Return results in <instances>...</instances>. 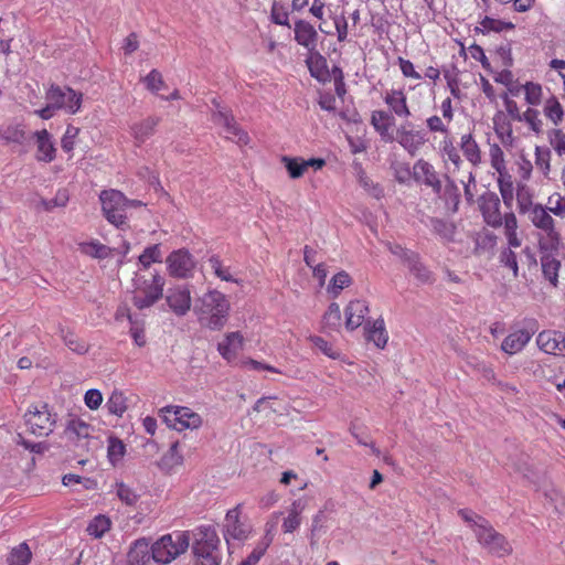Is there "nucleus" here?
<instances>
[{
	"label": "nucleus",
	"mask_w": 565,
	"mask_h": 565,
	"mask_svg": "<svg viewBox=\"0 0 565 565\" xmlns=\"http://www.w3.org/2000/svg\"><path fill=\"white\" fill-rule=\"evenodd\" d=\"M426 127L430 134L434 135V139L437 140V134L440 136L448 135L450 132L451 120L446 119L444 116L431 115L426 118Z\"/></svg>",
	"instance_id": "09e8293b"
},
{
	"label": "nucleus",
	"mask_w": 565,
	"mask_h": 565,
	"mask_svg": "<svg viewBox=\"0 0 565 565\" xmlns=\"http://www.w3.org/2000/svg\"><path fill=\"white\" fill-rule=\"evenodd\" d=\"M244 337L239 331L227 332L224 339L217 343V351L228 363L237 359L238 352L244 347Z\"/></svg>",
	"instance_id": "a878e982"
},
{
	"label": "nucleus",
	"mask_w": 565,
	"mask_h": 565,
	"mask_svg": "<svg viewBox=\"0 0 565 565\" xmlns=\"http://www.w3.org/2000/svg\"><path fill=\"white\" fill-rule=\"evenodd\" d=\"M458 513L471 526L478 542L490 554L504 557L512 553V546L505 535L493 529L489 520L469 509H461Z\"/></svg>",
	"instance_id": "f03ea898"
},
{
	"label": "nucleus",
	"mask_w": 565,
	"mask_h": 565,
	"mask_svg": "<svg viewBox=\"0 0 565 565\" xmlns=\"http://www.w3.org/2000/svg\"><path fill=\"white\" fill-rule=\"evenodd\" d=\"M351 284V276L347 271L341 270L330 279L329 286H327V292L331 298H337L341 291L350 287Z\"/></svg>",
	"instance_id": "a18cd8bd"
},
{
	"label": "nucleus",
	"mask_w": 565,
	"mask_h": 565,
	"mask_svg": "<svg viewBox=\"0 0 565 565\" xmlns=\"http://www.w3.org/2000/svg\"><path fill=\"white\" fill-rule=\"evenodd\" d=\"M537 330V322L534 319L526 321V328L515 330L509 333L503 342H501V350L507 354L512 355L523 350L529 343L532 335Z\"/></svg>",
	"instance_id": "f8f14e48"
},
{
	"label": "nucleus",
	"mask_w": 565,
	"mask_h": 565,
	"mask_svg": "<svg viewBox=\"0 0 565 565\" xmlns=\"http://www.w3.org/2000/svg\"><path fill=\"white\" fill-rule=\"evenodd\" d=\"M78 249L82 254L99 260L110 258L114 253L113 248L104 245L97 238L78 244Z\"/></svg>",
	"instance_id": "c9c22d12"
},
{
	"label": "nucleus",
	"mask_w": 565,
	"mask_h": 565,
	"mask_svg": "<svg viewBox=\"0 0 565 565\" xmlns=\"http://www.w3.org/2000/svg\"><path fill=\"white\" fill-rule=\"evenodd\" d=\"M499 173V178H497V183H499V193H501V199H503V204L507 207H511L514 200V183L512 180V175L508 172L507 167L501 170H497Z\"/></svg>",
	"instance_id": "e433bc0d"
},
{
	"label": "nucleus",
	"mask_w": 565,
	"mask_h": 565,
	"mask_svg": "<svg viewBox=\"0 0 565 565\" xmlns=\"http://www.w3.org/2000/svg\"><path fill=\"white\" fill-rule=\"evenodd\" d=\"M307 504L308 500L305 498H299L291 502L290 507L287 509V515L282 521L281 529L284 533H294L301 526L302 513Z\"/></svg>",
	"instance_id": "bb28decb"
},
{
	"label": "nucleus",
	"mask_w": 565,
	"mask_h": 565,
	"mask_svg": "<svg viewBox=\"0 0 565 565\" xmlns=\"http://www.w3.org/2000/svg\"><path fill=\"white\" fill-rule=\"evenodd\" d=\"M411 274L422 284H431L434 277L431 271L420 262L419 256L414 252L404 254Z\"/></svg>",
	"instance_id": "473e14b6"
},
{
	"label": "nucleus",
	"mask_w": 565,
	"mask_h": 565,
	"mask_svg": "<svg viewBox=\"0 0 565 565\" xmlns=\"http://www.w3.org/2000/svg\"><path fill=\"white\" fill-rule=\"evenodd\" d=\"M550 213H553L556 216L564 217L565 216V196L555 192L551 194L547 199L546 206H544Z\"/></svg>",
	"instance_id": "680f3d73"
},
{
	"label": "nucleus",
	"mask_w": 565,
	"mask_h": 565,
	"mask_svg": "<svg viewBox=\"0 0 565 565\" xmlns=\"http://www.w3.org/2000/svg\"><path fill=\"white\" fill-rule=\"evenodd\" d=\"M164 298L169 309L178 317L186 315L191 309V294L185 286L169 288Z\"/></svg>",
	"instance_id": "f3484780"
},
{
	"label": "nucleus",
	"mask_w": 565,
	"mask_h": 565,
	"mask_svg": "<svg viewBox=\"0 0 565 565\" xmlns=\"http://www.w3.org/2000/svg\"><path fill=\"white\" fill-rule=\"evenodd\" d=\"M531 224L540 230L537 245L541 252H556L562 244V236L555 228V221L550 212L536 203L529 213Z\"/></svg>",
	"instance_id": "20e7f679"
},
{
	"label": "nucleus",
	"mask_w": 565,
	"mask_h": 565,
	"mask_svg": "<svg viewBox=\"0 0 565 565\" xmlns=\"http://www.w3.org/2000/svg\"><path fill=\"white\" fill-rule=\"evenodd\" d=\"M0 138L8 143L21 145L25 140V131L20 125L10 126L0 132Z\"/></svg>",
	"instance_id": "13d9d810"
},
{
	"label": "nucleus",
	"mask_w": 565,
	"mask_h": 565,
	"mask_svg": "<svg viewBox=\"0 0 565 565\" xmlns=\"http://www.w3.org/2000/svg\"><path fill=\"white\" fill-rule=\"evenodd\" d=\"M395 118L387 110H373L370 118V124L375 130V132L380 136V138L385 142L393 141L392 128L394 126Z\"/></svg>",
	"instance_id": "393cba45"
},
{
	"label": "nucleus",
	"mask_w": 565,
	"mask_h": 565,
	"mask_svg": "<svg viewBox=\"0 0 565 565\" xmlns=\"http://www.w3.org/2000/svg\"><path fill=\"white\" fill-rule=\"evenodd\" d=\"M143 84H146V87L150 93L154 94L164 87L162 75L157 70H152L146 75Z\"/></svg>",
	"instance_id": "774afa93"
},
{
	"label": "nucleus",
	"mask_w": 565,
	"mask_h": 565,
	"mask_svg": "<svg viewBox=\"0 0 565 565\" xmlns=\"http://www.w3.org/2000/svg\"><path fill=\"white\" fill-rule=\"evenodd\" d=\"M79 132L81 129L78 127L68 125L61 139V147L65 152L70 153V158L73 157V150L75 149L76 139L79 136Z\"/></svg>",
	"instance_id": "5fc2aeb1"
},
{
	"label": "nucleus",
	"mask_w": 565,
	"mask_h": 565,
	"mask_svg": "<svg viewBox=\"0 0 565 565\" xmlns=\"http://www.w3.org/2000/svg\"><path fill=\"white\" fill-rule=\"evenodd\" d=\"M413 178L416 182L424 183L430 186L435 193L440 194L441 180L430 162L418 159L413 166Z\"/></svg>",
	"instance_id": "a211bd4d"
},
{
	"label": "nucleus",
	"mask_w": 565,
	"mask_h": 565,
	"mask_svg": "<svg viewBox=\"0 0 565 565\" xmlns=\"http://www.w3.org/2000/svg\"><path fill=\"white\" fill-rule=\"evenodd\" d=\"M46 102L52 104L57 110H64L67 114H77L83 104V94L75 92L71 87H61L58 85H51L45 94Z\"/></svg>",
	"instance_id": "6e6552de"
},
{
	"label": "nucleus",
	"mask_w": 565,
	"mask_h": 565,
	"mask_svg": "<svg viewBox=\"0 0 565 565\" xmlns=\"http://www.w3.org/2000/svg\"><path fill=\"white\" fill-rule=\"evenodd\" d=\"M369 313V306L365 300H351L344 308V326L347 330L353 331L365 324V317Z\"/></svg>",
	"instance_id": "aec40b11"
},
{
	"label": "nucleus",
	"mask_w": 565,
	"mask_h": 565,
	"mask_svg": "<svg viewBox=\"0 0 565 565\" xmlns=\"http://www.w3.org/2000/svg\"><path fill=\"white\" fill-rule=\"evenodd\" d=\"M383 102L387 107V111L398 118H408L412 116V111L408 105L407 95L404 88L387 89L384 93Z\"/></svg>",
	"instance_id": "dca6fc26"
},
{
	"label": "nucleus",
	"mask_w": 565,
	"mask_h": 565,
	"mask_svg": "<svg viewBox=\"0 0 565 565\" xmlns=\"http://www.w3.org/2000/svg\"><path fill=\"white\" fill-rule=\"evenodd\" d=\"M543 114L554 126H558L564 118V110L558 102V99L554 96L546 99L544 107H543Z\"/></svg>",
	"instance_id": "de8ad7c7"
},
{
	"label": "nucleus",
	"mask_w": 565,
	"mask_h": 565,
	"mask_svg": "<svg viewBox=\"0 0 565 565\" xmlns=\"http://www.w3.org/2000/svg\"><path fill=\"white\" fill-rule=\"evenodd\" d=\"M536 344L545 353L562 354L565 352V335L556 330H543L536 337Z\"/></svg>",
	"instance_id": "4be33fe9"
},
{
	"label": "nucleus",
	"mask_w": 565,
	"mask_h": 565,
	"mask_svg": "<svg viewBox=\"0 0 565 565\" xmlns=\"http://www.w3.org/2000/svg\"><path fill=\"white\" fill-rule=\"evenodd\" d=\"M106 407L109 414L122 416L128 409V396L122 390L115 388L108 397Z\"/></svg>",
	"instance_id": "79ce46f5"
},
{
	"label": "nucleus",
	"mask_w": 565,
	"mask_h": 565,
	"mask_svg": "<svg viewBox=\"0 0 565 565\" xmlns=\"http://www.w3.org/2000/svg\"><path fill=\"white\" fill-rule=\"evenodd\" d=\"M207 264L213 274L222 281L238 284L232 274L231 267L225 266L220 256L212 255L207 259Z\"/></svg>",
	"instance_id": "49530a36"
},
{
	"label": "nucleus",
	"mask_w": 565,
	"mask_h": 565,
	"mask_svg": "<svg viewBox=\"0 0 565 565\" xmlns=\"http://www.w3.org/2000/svg\"><path fill=\"white\" fill-rule=\"evenodd\" d=\"M494 132H497V137L505 147H511L513 145V132L511 122L503 114H499L494 116Z\"/></svg>",
	"instance_id": "ea45409f"
},
{
	"label": "nucleus",
	"mask_w": 565,
	"mask_h": 565,
	"mask_svg": "<svg viewBox=\"0 0 565 565\" xmlns=\"http://www.w3.org/2000/svg\"><path fill=\"white\" fill-rule=\"evenodd\" d=\"M61 337L64 344L76 354L84 355L90 349V344L72 330L62 329Z\"/></svg>",
	"instance_id": "a19ab883"
},
{
	"label": "nucleus",
	"mask_w": 565,
	"mask_h": 565,
	"mask_svg": "<svg viewBox=\"0 0 565 565\" xmlns=\"http://www.w3.org/2000/svg\"><path fill=\"white\" fill-rule=\"evenodd\" d=\"M514 198L516 200L518 210L520 213H529L534 207L533 193L531 188L522 182H516L514 186Z\"/></svg>",
	"instance_id": "4c0bfd02"
},
{
	"label": "nucleus",
	"mask_w": 565,
	"mask_h": 565,
	"mask_svg": "<svg viewBox=\"0 0 565 565\" xmlns=\"http://www.w3.org/2000/svg\"><path fill=\"white\" fill-rule=\"evenodd\" d=\"M548 141L559 157L565 154V134L561 129H552L548 132Z\"/></svg>",
	"instance_id": "69168bd1"
},
{
	"label": "nucleus",
	"mask_w": 565,
	"mask_h": 565,
	"mask_svg": "<svg viewBox=\"0 0 565 565\" xmlns=\"http://www.w3.org/2000/svg\"><path fill=\"white\" fill-rule=\"evenodd\" d=\"M111 520L107 515L95 516L87 526V532L95 539L103 537L111 529Z\"/></svg>",
	"instance_id": "8fccbe9b"
},
{
	"label": "nucleus",
	"mask_w": 565,
	"mask_h": 565,
	"mask_svg": "<svg viewBox=\"0 0 565 565\" xmlns=\"http://www.w3.org/2000/svg\"><path fill=\"white\" fill-rule=\"evenodd\" d=\"M441 138L438 140L437 149L439 154L445 161L451 162L455 168L459 169L463 160L461 158L459 148L456 146V139L452 132H448V135L440 136Z\"/></svg>",
	"instance_id": "cd10ccee"
},
{
	"label": "nucleus",
	"mask_w": 565,
	"mask_h": 565,
	"mask_svg": "<svg viewBox=\"0 0 565 565\" xmlns=\"http://www.w3.org/2000/svg\"><path fill=\"white\" fill-rule=\"evenodd\" d=\"M220 537L212 525L199 526L193 543L194 554H220Z\"/></svg>",
	"instance_id": "2eb2a0df"
},
{
	"label": "nucleus",
	"mask_w": 565,
	"mask_h": 565,
	"mask_svg": "<svg viewBox=\"0 0 565 565\" xmlns=\"http://www.w3.org/2000/svg\"><path fill=\"white\" fill-rule=\"evenodd\" d=\"M189 542L190 535L186 531L164 534L152 543V559L157 563H169L188 550Z\"/></svg>",
	"instance_id": "423d86ee"
},
{
	"label": "nucleus",
	"mask_w": 565,
	"mask_h": 565,
	"mask_svg": "<svg viewBox=\"0 0 565 565\" xmlns=\"http://www.w3.org/2000/svg\"><path fill=\"white\" fill-rule=\"evenodd\" d=\"M102 210L107 222L117 228L128 226V211L145 205L140 200L129 199L117 189L103 190L99 194Z\"/></svg>",
	"instance_id": "7ed1b4c3"
},
{
	"label": "nucleus",
	"mask_w": 565,
	"mask_h": 565,
	"mask_svg": "<svg viewBox=\"0 0 565 565\" xmlns=\"http://www.w3.org/2000/svg\"><path fill=\"white\" fill-rule=\"evenodd\" d=\"M503 235H505V239L508 246L511 248H518L521 246V238L518 236V220L513 212H507L503 214Z\"/></svg>",
	"instance_id": "58836bf2"
},
{
	"label": "nucleus",
	"mask_w": 565,
	"mask_h": 565,
	"mask_svg": "<svg viewBox=\"0 0 565 565\" xmlns=\"http://www.w3.org/2000/svg\"><path fill=\"white\" fill-rule=\"evenodd\" d=\"M522 121L526 122L532 131L540 134L542 131V120L540 118L539 110L534 108H527L522 113Z\"/></svg>",
	"instance_id": "0e129e2a"
},
{
	"label": "nucleus",
	"mask_w": 565,
	"mask_h": 565,
	"mask_svg": "<svg viewBox=\"0 0 565 565\" xmlns=\"http://www.w3.org/2000/svg\"><path fill=\"white\" fill-rule=\"evenodd\" d=\"M116 493L122 503L130 507L136 505L137 501L140 499V495L137 493V491L124 482L116 483Z\"/></svg>",
	"instance_id": "864d4df0"
},
{
	"label": "nucleus",
	"mask_w": 565,
	"mask_h": 565,
	"mask_svg": "<svg viewBox=\"0 0 565 565\" xmlns=\"http://www.w3.org/2000/svg\"><path fill=\"white\" fill-rule=\"evenodd\" d=\"M307 66L311 76L320 82L327 83L330 81V71L328 70V60L323 55H320L318 50L309 51L307 57Z\"/></svg>",
	"instance_id": "7c9ffc66"
},
{
	"label": "nucleus",
	"mask_w": 565,
	"mask_h": 565,
	"mask_svg": "<svg viewBox=\"0 0 565 565\" xmlns=\"http://www.w3.org/2000/svg\"><path fill=\"white\" fill-rule=\"evenodd\" d=\"M162 254L159 245H152L139 255V263L143 269H149L152 264L161 263Z\"/></svg>",
	"instance_id": "603ef678"
},
{
	"label": "nucleus",
	"mask_w": 565,
	"mask_h": 565,
	"mask_svg": "<svg viewBox=\"0 0 565 565\" xmlns=\"http://www.w3.org/2000/svg\"><path fill=\"white\" fill-rule=\"evenodd\" d=\"M319 34L312 23L306 20H298L295 23V39L300 44L307 47L309 52L317 50V39Z\"/></svg>",
	"instance_id": "c85d7f7f"
},
{
	"label": "nucleus",
	"mask_w": 565,
	"mask_h": 565,
	"mask_svg": "<svg viewBox=\"0 0 565 565\" xmlns=\"http://www.w3.org/2000/svg\"><path fill=\"white\" fill-rule=\"evenodd\" d=\"M526 104L537 106L542 100V87L537 83L527 82L523 85Z\"/></svg>",
	"instance_id": "bf43d9fd"
},
{
	"label": "nucleus",
	"mask_w": 565,
	"mask_h": 565,
	"mask_svg": "<svg viewBox=\"0 0 565 565\" xmlns=\"http://www.w3.org/2000/svg\"><path fill=\"white\" fill-rule=\"evenodd\" d=\"M479 207L488 226L500 228L502 226V212L500 198L494 192H487L479 199Z\"/></svg>",
	"instance_id": "4468645a"
},
{
	"label": "nucleus",
	"mask_w": 565,
	"mask_h": 565,
	"mask_svg": "<svg viewBox=\"0 0 565 565\" xmlns=\"http://www.w3.org/2000/svg\"><path fill=\"white\" fill-rule=\"evenodd\" d=\"M163 285L164 280L159 275H154L151 280H143L135 291L132 299L135 307L143 310L153 306L162 296Z\"/></svg>",
	"instance_id": "9d476101"
},
{
	"label": "nucleus",
	"mask_w": 565,
	"mask_h": 565,
	"mask_svg": "<svg viewBox=\"0 0 565 565\" xmlns=\"http://www.w3.org/2000/svg\"><path fill=\"white\" fill-rule=\"evenodd\" d=\"M159 416L168 428L177 431L198 429L202 425L201 415L188 406H163L159 411Z\"/></svg>",
	"instance_id": "0eeeda50"
},
{
	"label": "nucleus",
	"mask_w": 565,
	"mask_h": 565,
	"mask_svg": "<svg viewBox=\"0 0 565 565\" xmlns=\"http://www.w3.org/2000/svg\"><path fill=\"white\" fill-rule=\"evenodd\" d=\"M242 512V503H238L226 512L224 524V535L226 540L234 539L243 541L250 534L252 527L241 520Z\"/></svg>",
	"instance_id": "9b49d317"
},
{
	"label": "nucleus",
	"mask_w": 565,
	"mask_h": 565,
	"mask_svg": "<svg viewBox=\"0 0 565 565\" xmlns=\"http://www.w3.org/2000/svg\"><path fill=\"white\" fill-rule=\"evenodd\" d=\"M160 119L156 116H148L141 120H137L130 125V135L134 139L135 146L140 147L145 145L150 137L156 134V128Z\"/></svg>",
	"instance_id": "b1692460"
},
{
	"label": "nucleus",
	"mask_w": 565,
	"mask_h": 565,
	"mask_svg": "<svg viewBox=\"0 0 565 565\" xmlns=\"http://www.w3.org/2000/svg\"><path fill=\"white\" fill-rule=\"evenodd\" d=\"M126 455V446L118 438H110L108 445V458L113 465L121 461Z\"/></svg>",
	"instance_id": "e2e57ef3"
},
{
	"label": "nucleus",
	"mask_w": 565,
	"mask_h": 565,
	"mask_svg": "<svg viewBox=\"0 0 565 565\" xmlns=\"http://www.w3.org/2000/svg\"><path fill=\"white\" fill-rule=\"evenodd\" d=\"M488 157H490V167L494 171L502 170L507 167V161L504 160V151L500 148V145L490 143V149H488Z\"/></svg>",
	"instance_id": "052dcab7"
},
{
	"label": "nucleus",
	"mask_w": 565,
	"mask_h": 565,
	"mask_svg": "<svg viewBox=\"0 0 565 565\" xmlns=\"http://www.w3.org/2000/svg\"><path fill=\"white\" fill-rule=\"evenodd\" d=\"M438 195L445 199L448 209L454 212L458 210L460 203V191L457 185L452 183L447 184L444 192H440Z\"/></svg>",
	"instance_id": "4d7b16f0"
},
{
	"label": "nucleus",
	"mask_w": 565,
	"mask_h": 565,
	"mask_svg": "<svg viewBox=\"0 0 565 565\" xmlns=\"http://www.w3.org/2000/svg\"><path fill=\"white\" fill-rule=\"evenodd\" d=\"M167 267L170 276L185 278L194 267L192 256L186 250L172 252L167 257Z\"/></svg>",
	"instance_id": "6ab92c4d"
},
{
	"label": "nucleus",
	"mask_w": 565,
	"mask_h": 565,
	"mask_svg": "<svg viewBox=\"0 0 565 565\" xmlns=\"http://www.w3.org/2000/svg\"><path fill=\"white\" fill-rule=\"evenodd\" d=\"M534 162L536 168L544 174L547 175L551 169V151L541 146H535L534 149Z\"/></svg>",
	"instance_id": "6e6d98bb"
},
{
	"label": "nucleus",
	"mask_w": 565,
	"mask_h": 565,
	"mask_svg": "<svg viewBox=\"0 0 565 565\" xmlns=\"http://www.w3.org/2000/svg\"><path fill=\"white\" fill-rule=\"evenodd\" d=\"M32 558V552L25 542L12 547L8 554V565H28Z\"/></svg>",
	"instance_id": "c03bdc74"
},
{
	"label": "nucleus",
	"mask_w": 565,
	"mask_h": 565,
	"mask_svg": "<svg viewBox=\"0 0 565 565\" xmlns=\"http://www.w3.org/2000/svg\"><path fill=\"white\" fill-rule=\"evenodd\" d=\"M311 344L317 347L318 350H321L324 355H328L331 359H338L339 352L329 343L328 340H324L320 335H311L309 338Z\"/></svg>",
	"instance_id": "338daca9"
},
{
	"label": "nucleus",
	"mask_w": 565,
	"mask_h": 565,
	"mask_svg": "<svg viewBox=\"0 0 565 565\" xmlns=\"http://www.w3.org/2000/svg\"><path fill=\"white\" fill-rule=\"evenodd\" d=\"M33 138L36 146L35 159L40 162H52L57 151L52 135L46 129H42L35 131Z\"/></svg>",
	"instance_id": "5701e85b"
},
{
	"label": "nucleus",
	"mask_w": 565,
	"mask_h": 565,
	"mask_svg": "<svg viewBox=\"0 0 565 565\" xmlns=\"http://www.w3.org/2000/svg\"><path fill=\"white\" fill-rule=\"evenodd\" d=\"M153 559V546L146 539H137L130 546L125 565H149Z\"/></svg>",
	"instance_id": "412c9836"
},
{
	"label": "nucleus",
	"mask_w": 565,
	"mask_h": 565,
	"mask_svg": "<svg viewBox=\"0 0 565 565\" xmlns=\"http://www.w3.org/2000/svg\"><path fill=\"white\" fill-rule=\"evenodd\" d=\"M57 415L45 402L31 404L24 413L26 431L35 437L50 436L55 429Z\"/></svg>",
	"instance_id": "39448f33"
},
{
	"label": "nucleus",
	"mask_w": 565,
	"mask_h": 565,
	"mask_svg": "<svg viewBox=\"0 0 565 565\" xmlns=\"http://www.w3.org/2000/svg\"><path fill=\"white\" fill-rule=\"evenodd\" d=\"M393 141H396L409 156L414 157L426 146L428 137L424 129L407 121L397 127Z\"/></svg>",
	"instance_id": "1a4fd4ad"
},
{
	"label": "nucleus",
	"mask_w": 565,
	"mask_h": 565,
	"mask_svg": "<svg viewBox=\"0 0 565 565\" xmlns=\"http://www.w3.org/2000/svg\"><path fill=\"white\" fill-rule=\"evenodd\" d=\"M429 226L434 234L438 235L444 243H454L457 225L452 221L441 217H430Z\"/></svg>",
	"instance_id": "f704fd0d"
},
{
	"label": "nucleus",
	"mask_w": 565,
	"mask_h": 565,
	"mask_svg": "<svg viewBox=\"0 0 565 565\" xmlns=\"http://www.w3.org/2000/svg\"><path fill=\"white\" fill-rule=\"evenodd\" d=\"M459 147L465 158L473 167H479L482 163V151L472 132L461 135Z\"/></svg>",
	"instance_id": "2f4dec72"
},
{
	"label": "nucleus",
	"mask_w": 565,
	"mask_h": 565,
	"mask_svg": "<svg viewBox=\"0 0 565 565\" xmlns=\"http://www.w3.org/2000/svg\"><path fill=\"white\" fill-rule=\"evenodd\" d=\"M231 309L227 296L217 289L207 290L198 297L193 305L199 324L211 331H220L225 327Z\"/></svg>",
	"instance_id": "f257e3e1"
},
{
	"label": "nucleus",
	"mask_w": 565,
	"mask_h": 565,
	"mask_svg": "<svg viewBox=\"0 0 565 565\" xmlns=\"http://www.w3.org/2000/svg\"><path fill=\"white\" fill-rule=\"evenodd\" d=\"M541 268L544 278L553 286L556 287L558 282V270L561 262L552 255H543L541 257Z\"/></svg>",
	"instance_id": "37998d69"
},
{
	"label": "nucleus",
	"mask_w": 565,
	"mask_h": 565,
	"mask_svg": "<svg viewBox=\"0 0 565 565\" xmlns=\"http://www.w3.org/2000/svg\"><path fill=\"white\" fill-rule=\"evenodd\" d=\"M280 162L284 164L291 179L302 178L309 168L321 170L326 167L323 158L305 159L302 157L282 156Z\"/></svg>",
	"instance_id": "ddd939ff"
},
{
	"label": "nucleus",
	"mask_w": 565,
	"mask_h": 565,
	"mask_svg": "<svg viewBox=\"0 0 565 565\" xmlns=\"http://www.w3.org/2000/svg\"><path fill=\"white\" fill-rule=\"evenodd\" d=\"M94 427L81 418H72L67 422L65 435L68 439L74 441L87 440L92 437Z\"/></svg>",
	"instance_id": "72a5a7b5"
},
{
	"label": "nucleus",
	"mask_w": 565,
	"mask_h": 565,
	"mask_svg": "<svg viewBox=\"0 0 565 565\" xmlns=\"http://www.w3.org/2000/svg\"><path fill=\"white\" fill-rule=\"evenodd\" d=\"M341 324V311L337 302H331L322 316V329L337 330Z\"/></svg>",
	"instance_id": "3c124183"
},
{
	"label": "nucleus",
	"mask_w": 565,
	"mask_h": 565,
	"mask_svg": "<svg viewBox=\"0 0 565 565\" xmlns=\"http://www.w3.org/2000/svg\"><path fill=\"white\" fill-rule=\"evenodd\" d=\"M364 337L366 341L373 342L379 349H384L388 342V333L385 321L382 317L364 324Z\"/></svg>",
	"instance_id": "c756f323"
}]
</instances>
